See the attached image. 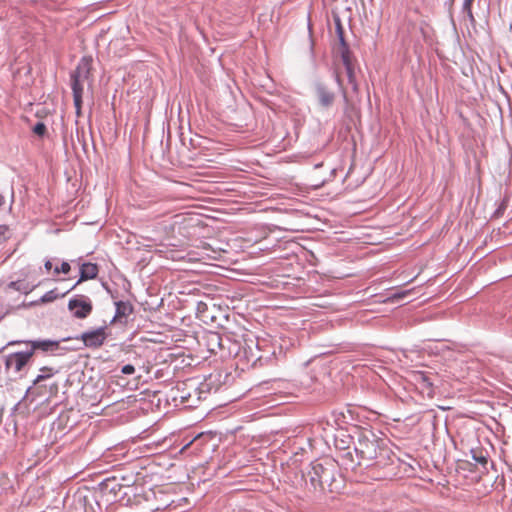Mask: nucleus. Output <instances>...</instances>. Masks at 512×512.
<instances>
[{
	"label": "nucleus",
	"mask_w": 512,
	"mask_h": 512,
	"mask_svg": "<svg viewBox=\"0 0 512 512\" xmlns=\"http://www.w3.org/2000/svg\"><path fill=\"white\" fill-rule=\"evenodd\" d=\"M336 30L339 37V42L334 47L336 81L343 88L342 69H344L349 83L354 90H357L352 53L344 40L343 29L339 21L337 22Z\"/></svg>",
	"instance_id": "nucleus-2"
},
{
	"label": "nucleus",
	"mask_w": 512,
	"mask_h": 512,
	"mask_svg": "<svg viewBox=\"0 0 512 512\" xmlns=\"http://www.w3.org/2000/svg\"><path fill=\"white\" fill-rule=\"evenodd\" d=\"M199 218L191 215L186 214H178L174 217L173 226H178L179 229L181 228H188V227H194L198 225Z\"/></svg>",
	"instance_id": "nucleus-11"
},
{
	"label": "nucleus",
	"mask_w": 512,
	"mask_h": 512,
	"mask_svg": "<svg viewBox=\"0 0 512 512\" xmlns=\"http://www.w3.org/2000/svg\"><path fill=\"white\" fill-rule=\"evenodd\" d=\"M415 381L421 385L423 389H426L428 394L432 393V382L429 380V378L426 376L423 372H417L415 375Z\"/></svg>",
	"instance_id": "nucleus-13"
},
{
	"label": "nucleus",
	"mask_w": 512,
	"mask_h": 512,
	"mask_svg": "<svg viewBox=\"0 0 512 512\" xmlns=\"http://www.w3.org/2000/svg\"><path fill=\"white\" fill-rule=\"evenodd\" d=\"M6 228L4 226H0V235L5 232Z\"/></svg>",
	"instance_id": "nucleus-23"
},
{
	"label": "nucleus",
	"mask_w": 512,
	"mask_h": 512,
	"mask_svg": "<svg viewBox=\"0 0 512 512\" xmlns=\"http://www.w3.org/2000/svg\"><path fill=\"white\" fill-rule=\"evenodd\" d=\"M98 275V266L94 263H84L80 267V279L77 281V283L70 289H74L79 283L94 279Z\"/></svg>",
	"instance_id": "nucleus-8"
},
{
	"label": "nucleus",
	"mask_w": 512,
	"mask_h": 512,
	"mask_svg": "<svg viewBox=\"0 0 512 512\" xmlns=\"http://www.w3.org/2000/svg\"><path fill=\"white\" fill-rule=\"evenodd\" d=\"M263 349V347L260 345V343L258 342V350H261Z\"/></svg>",
	"instance_id": "nucleus-26"
},
{
	"label": "nucleus",
	"mask_w": 512,
	"mask_h": 512,
	"mask_svg": "<svg viewBox=\"0 0 512 512\" xmlns=\"http://www.w3.org/2000/svg\"><path fill=\"white\" fill-rule=\"evenodd\" d=\"M210 337H211L212 340H215L217 342H219V340H220V336L217 333H212L210 335Z\"/></svg>",
	"instance_id": "nucleus-22"
},
{
	"label": "nucleus",
	"mask_w": 512,
	"mask_h": 512,
	"mask_svg": "<svg viewBox=\"0 0 512 512\" xmlns=\"http://www.w3.org/2000/svg\"><path fill=\"white\" fill-rule=\"evenodd\" d=\"M33 131L35 134L43 136L46 133V126L44 123L39 122L34 126Z\"/></svg>",
	"instance_id": "nucleus-18"
},
{
	"label": "nucleus",
	"mask_w": 512,
	"mask_h": 512,
	"mask_svg": "<svg viewBox=\"0 0 512 512\" xmlns=\"http://www.w3.org/2000/svg\"><path fill=\"white\" fill-rule=\"evenodd\" d=\"M107 336L106 328L100 327L98 329L83 333L81 340L86 347L98 348L103 345Z\"/></svg>",
	"instance_id": "nucleus-7"
},
{
	"label": "nucleus",
	"mask_w": 512,
	"mask_h": 512,
	"mask_svg": "<svg viewBox=\"0 0 512 512\" xmlns=\"http://www.w3.org/2000/svg\"><path fill=\"white\" fill-rule=\"evenodd\" d=\"M92 303L90 299L84 295L72 298L68 302V309L73 313L74 317L84 319L92 312Z\"/></svg>",
	"instance_id": "nucleus-6"
},
{
	"label": "nucleus",
	"mask_w": 512,
	"mask_h": 512,
	"mask_svg": "<svg viewBox=\"0 0 512 512\" xmlns=\"http://www.w3.org/2000/svg\"><path fill=\"white\" fill-rule=\"evenodd\" d=\"M71 270V266L68 262H63L60 266V268H55L54 272L55 274L64 273L68 274Z\"/></svg>",
	"instance_id": "nucleus-17"
},
{
	"label": "nucleus",
	"mask_w": 512,
	"mask_h": 512,
	"mask_svg": "<svg viewBox=\"0 0 512 512\" xmlns=\"http://www.w3.org/2000/svg\"><path fill=\"white\" fill-rule=\"evenodd\" d=\"M354 450L359 466L383 469L393 463L391 450L370 431L359 435Z\"/></svg>",
	"instance_id": "nucleus-1"
},
{
	"label": "nucleus",
	"mask_w": 512,
	"mask_h": 512,
	"mask_svg": "<svg viewBox=\"0 0 512 512\" xmlns=\"http://www.w3.org/2000/svg\"><path fill=\"white\" fill-rule=\"evenodd\" d=\"M335 465L326 460L324 462L315 461L312 463L311 470L308 472L311 484L323 488L330 486L334 481Z\"/></svg>",
	"instance_id": "nucleus-4"
},
{
	"label": "nucleus",
	"mask_w": 512,
	"mask_h": 512,
	"mask_svg": "<svg viewBox=\"0 0 512 512\" xmlns=\"http://www.w3.org/2000/svg\"><path fill=\"white\" fill-rule=\"evenodd\" d=\"M412 291H413V289H411V290H405V291H402V292H399V293H395V294L392 296V299H402V298H404L405 296H407L408 294H410Z\"/></svg>",
	"instance_id": "nucleus-20"
},
{
	"label": "nucleus",
	"mask_w": 512,
	"mask_h": 512,
	"mask_svg": "<svg viewBox=\"0 0 512 512\" xmlns=\"http://www.w3.org/2000/svg\"><path fill=\"white\" fill-rule=\"evenodd\" d=\"M18 343H21L20 341H12L9 343V345H15V344H18Z\"/></svg>",
	"instance_id": "nucleus-25"
},
{
	"label": "nucleus",
	"mask_w": 512,
	"mask_h": 512,
	"mask_svg": "<svg viewBox=\"0 0 512 512\" xmlns=\"http://www.w3.org/2000/svg\"><path fill=\"white\" fill-rule=\"evenodd\" d=\"M69 291L70 290L59 295L58 293H56V289L50 290L42 296L41 301L43 303L52 302V301L56 300L59 296H62V297L65 296L66 293H68Z\"/></svg>",
	"instance_id": "nucleus-14"
},
{
	"label": "nucleus",
	"mask_w": 512,
	"mask_h": 512,
	"mask_svg": "<svg viewBox=\"0 0 512 512\" xmlns=\"http://www.w3.org/2000/svg\"><path fill=\"white\" fill-rule=\"evenodd\" d=\"M116 305L115 318H123L129 316L133 312V307L129 302L118 301Z\"/></svg>",
	"instance_id": "nucleus-12"
},
{
	"label": "nucleus",
	"mask_w": 512,
	"mask_h": 512,
	"mask_svg": "<svg viewBox=\"0 0 512 512\" xmlns=\"http://www.w3.org/2000/svg\"><path fill=\"white\" fill-rule=\"evenodd\" d=\"M25 343L31 346L29 351H33V354L36 350L52 351L57 349L59 346L57 341L52 340L26 341Z\"/></svg>",
	"instance_id": "nucleus-10"
},
{
	"label": "nucleus",
	"mask_w": 512,
	"mask_h": 512,
	"mask_svg": "<svg viewBox=\"0 0 512 512\" xmlns=\"http://www.w3.org/2000/svg\"><path fill=\"white\" fill-rule=\"evenodd\" d=\"M472 453H473V459L477 463H479L483 466L487 464V458H486V456L483 455L482 451L472 450Z\"/></svg>",
	"instance_id": "nucleus-16"
},
{
	"label": "nucleus",
	"mask_w": 512,
	"mask_h": 512,
	"mask_svg": "<svg viewBox=\"0 0 512 512\" xmlns=\"http://www.w3.org/2000/svg\"><path fill=\"white\" fill-rule=\"evenodd\" d=\"M4 204V197L2 195H0V206H2Z\"/></svg>",
	"instance_id": "nucleus-24"
},
{
	"label": "nucleus",
	"mask_w": 512,
	"mask_h": 512,
	"mask_svg": "<svg viewBox=\"0 0 512 512\" xmlns=\"http://www.w3.org/2000/svg\"><path fill=\"white\" fill-rule=\"evenodd\" d=\"M44 266H45L46 270H48V271H49V270H51V268H52V262H51L50 260H47V261L45 262Z\"/></svg>",
	"instance_id": "nucleus-21"
},
{
	"label": "nucleus",
	"mask_w": 512,
	"mask_h": 512,
	"mask_svg": "<svg viewBox=\"0 0 512 512\" xmlns=\"http://www.w3.org/2000/svg\"><path fill=\"white\" fill-rule=\"evenodd\" d=\"M40 371L43 373V374H39L35 380H34V384H38L42 381H44L45 379L51 377L53 375V369L52 368H49V367H42L40 369Z\"/></svg>",
	"instance_id": "nucleus-15"
},
{
	"label": "nucleus",
	"mask_w": 512,
	"mask_h": 512,
	"mask_svg": "<svg viewBox=\"0 0 512 512\" xmlns=\"http://www.w3.org/2000/svg\"><path fill=\"white\" fill-rule=\"evenodd\" d=\"M91 67L92 59L84 57L81 59L76 70L71 76L74 105L78 116L81 113L84 83L87 82L90 77Z\"/></svg>",
	"instance_id": "nucleus-3"
},
{
	"label": "nucleus",
	"mask_w": 512,
	"mask_h": 512,
	"mask_svg": "<svg viewBox=\"0 0 512 512\" xmlns=\"http://www.w3.org/2000/svg\"><path fill=\"white\" fill-rule=\"evenodd\" d=\"M121 372L125 375H131L135 372V367L131 364H127L122 367Z\"/></svg>",
	"instance_id": "nucleus-19"
},
{
	"label": "nucleus",
	"mask_w": 512,
	"mask_h": 512,
	"mask_svg": "<svg viewBox=\"0 0 512 512\" xmlns=\"http://www.w3.org/2000/svg\"><path fill=\"white\" fill-rule=\"evenodd\" d=\"M316 96L318 99V102L323 107H329L334 102V93L330 91L327 87L323 85H318L316 87Z\"/></svg>",
	"instance_id": "nucleus-9"
},
{
	"label": "nucleus",
	"mask_w": 512,
	"mask_h": 512,
	"mask_svg": "<svg viewBox=\"0 0 512 512\" xmlns=\"http://www.w3.org/2000/svg\"><path fill=\"white\" fill-rule=\"evenodd\" d=\"M32 357L33 351L15 352L8 354L5 356V369L6 371L19 373L31 361Z\"/></svg>",
	"instance_id": "nucleus-5"
}]
</instances>
